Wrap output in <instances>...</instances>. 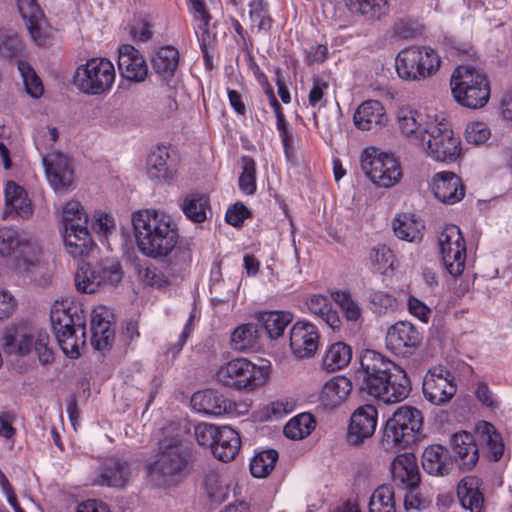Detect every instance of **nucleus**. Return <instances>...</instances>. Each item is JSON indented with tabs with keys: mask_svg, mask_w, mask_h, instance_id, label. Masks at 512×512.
<instances>
[{
	"mask_svg": "<svg viewBox=\"0 0 512 512\" xmlns=\"http://www.w3.org/2000/svg\"><path fill=\"white\" fill-rule=\"evenodd\" d=\"M131 222L137 247L144 255L166 257L176 247L178 226L169 214L153 209L139 210L132 214Z\"/></svg>",
	"mask_w": 512,
	"mask_h": 512,
	"instance_id": "nucleus-1",
	"label": "nucleus"
},
{
	"mask_svg": "<svg viewBox=\"0 0 512 512\" xmlns=\"http://www.w3.org/2000/svg\"><path fill=\"white\" fill-rule=\"evenodd\" d=\"M190 456L189 445L182 436H165L159 441L156 460L148 467L149 476L159 486L169 484L187 472Z\"/></svg>",
	"mask_w": 512,
	"mask_h": 512,
	"instance_id": "nucleus-2",
	"label": "nucleus"
},
{
	"mask_svg": "<svg viewBox=\"0 0 512 512\" xmlns=\"http://www.w3.org/2000/svg\"><path fill=\"white\" fill-rule=\"evenodd\" d=\"M422 428V412L412 406H401L386 421L381 446L386 451L406 449L423 438Z\"/></svg>",
	"mask_w": 512,
	"mask_h": 512,
	"instance_id": "nucleus-3",
	"label": "nucleus"
},
{
	"mask_svg": "<svg viewBox=\"0 0 512 512\" xmlns=\"http://www.w3.org/2000/svg\"><path fill=\"white\" fill-rule=\"evenodd\" d=\"M51 325L64 354L72 359L78 358L81 348L85 347V322L82 311L75 306L55 303L50 313Z\"/></svg>",
	"mask_w": 512,
	"mask_h": 512,
	"instance_id": "nucleus-4",
	"label": "nucleus"
},
{
	"mask_svg": "<svg viewBox=\"0 0 512 512\" xmlns=\"http://www.w3.org/2000/svg\"><path fill=\"white\" fill-rule=\"evenodd\" d=\"M451 92L454 99L470 109L482 108L490 98V84L486 74L466 65L457 67L452 73Z\"/></svg>",
	"mask_w": 512,
	"mask_h": 512,
	"instance_id": "nucleus-5",
	"label": "nucleus"
},
{
	"mask_svg": "<svg viewBox=\"0 0 512 512\" xmlns=\"http://www.w3.org/2000/svg\"><path fill=\"white\" fill-rule=\"evenodd\" d=\"M395 62L400 78L419 81L435 74L440 67L441 60L430 47L412 46L401 50Z\"/></svg>",
	"mask_w": 512,
	"mask_h": 512,
	"instance_id": "nucleus-6",
	"label": "nucleus"
},
{
	"mask_svg": "<svg viewBox=\"0 0 512 512\" xmlns=\"http://www.w3.org/2000/svg\"><path fill=\"white\" fill-rule=\"evenodd\" d=\"M422 146L427 155L439 162L455 161L460 154V139L448 123L430 120L424 128Z\"/></svg>",
	"mask_w": 512,
	"mask_h": 512,
	"instance_id": "nucleus-7",
	"label": "nucleus"
},
{
	"mask_svg": "<svg viewBox=\"0 0 512 512\" xmlns=\"http://www.w3.org/2000/svg\"><path fill=\"white\" fill-rule=\"evenodd\" d=\"M216 377L224 386L252 391L266 382L268 372L246 358H236L221 366Z\"/></svg>",
	"mask_w": 512,
	"mask_h": 512,
	"instance_id": "nucleus-8",
	"label": "nucleus"
},
{
	"mask_svg": "<svg viewBox=\"0 0 512 512\" xmlns=\"http://www.w3.org/2000/svg\"><path fill=\"white\" fill-rule=\"evenodd\" d=\"M361 168L365 175L378 187L390 188L402 178L398 159L389 153L370 147L361 155Z\"/></svg>",
	"mask_w": 512,
	"mask_h": 512,
	"instance_id": "nucleus-9",
	"label": "nucleus"
},
{
	"mask_svg": "<svg viewBox=\"0 0 512 512\" xmlns=\"http://www.w3.org/2000/svg\"><path fill=\"white\" fill-rule=\"evenodd\" d=\"M115 75L111 61L106 58H91L77 68L74 84L85 94L99 95L111 88Z\"/></svg>",
	"mask_w": 512,
	"mask_h": 512,
	"instance_id": "nucleus-10",
	"label": "nucleus"
},
{
	"mask_svg": "<svg viewBox=\"0 0 512 512\" xmlns=\"http://www.w3.org/2000/svg\"><path fill=\"white\" fill-rule=\"evenodd\" d=\"M359 363L360 368L355 375V383L358 389L368 395L383 390L381 380H384V377L395 363L381 353L370 349L362 351Z\"/></svg>",
	"mask_w": 512,
	"mask_h": 512,
	"instance_id": "nucleus-11",
	"label": "nucleus"
},
{
	"mask_svg": "<svg viewBox=\"0 0 512 512\" xmlns=\"http://www.w3.org/2000/svg\"><path fill=\"white\" fill-rule=\"evenodd\" d=\"M439 247L443 264L452 276L462 274L466 261L464 237L456 225H448L439 237Z\"/></svg>",
	"mask_w": 512,
	"mask_h": 512,
	"instance_id": "nucleus-12",
	"label": "nucleus"
},
{
	"mask_svg": "<svg viewBox=\"0 0 512 512\" xmlns=\"http://www.w3.org/2000/svg\"><path fill=\"white\" fill-rule=\"evenodd\" d=\"M423 394L431 404L442 406L450 402L457 391L454 375L445 367L429 369L423 381Z\"/></svg>",
	"mask_w": 512,
	"mask_h": 512,
	"instance_id": "nucleus-13",
	"label": "nucleus"
},
{
	"mask_svg": "<svg viewBox=\"0 0 512 512\" xmlns=\"http://www.w3.org/2000/svg\"><path fill=\"white\" fill-rule=\"evenodd\" d=\"M421 342L422 334L408 321H398L390 326L385 337L387 349L403 358L413 355Z\"/></svg>",
	"mask_w": 512,
	"mask_h": 512,
	"instance_id": "nucleus-14",
	"label": "nucleus"
},
{
	"mask_svg": "<svg viewBox=\"0 0 512 512\" xmlns=\"http://www.w3.org/2000/svg\"><path fill=\"white\" fill-rule=\"evenodd\" d=\"M42 162L48 182L57 194H64L74 189V168L66 155L61 152H53L44 156Z\"/></svg>",
	"mask_w": 512,
	"mask_h": 512,
	"instance_id": "nucleus-15",
	"label": "nucleus"
},
{
	"mask_svg": "<svg viewBox=\"0 0 512 512\" xmlns=\"http://www.w3.org/2000/svg\"><path fill=\"white\" fill-rule=\"evenodd\" d=\"M17 7L33 42L45 46L52 30L37 0H17Z\"/></svg>",
	"mask_w": 512,
	"mask_h": 512,
	"instance_id": "nucleus-16",
	"label": "nucleus"
},
{
	"mask_svg": "<svg viewBox=\"0 0 512 512\" xmlns=\"http://www.w3.org/2000/svg\"><path fill=\"white\" fill-rule=\"evenodd\" d=\"M381 382L383 390L373 392L370 396L386 404L401 402L406 399L411 392V382L407 373L396 364Z\"/></svg>",
	"mask_w": 512,
	"mask_h": 512,
	"instance_id": "nucleus-17",
	"label": "nucleus"
},
{
	"mask_svg": "<svg viewBox=\"0 0 512 512\" xmlns=\"http://www.w3.org/2000/svg\"><path fill=\"white\" fill-rule=\"evenodd\" d=\"M378 411L375 406L365 404L357 408L351 416L347 440L357 446L370 438L377 426Z\"/></svg>",
	"mask_w": 512,
	"mask_h": 512,
	"instance_id": "nucleus-18",
	"label": "nucleus"
},
{
	"mask_svg": "<svg viewBox=\"0 0 512 512\" xmlns=\"http://www.w3.org/2000/svg\"><path fill=\"white\" fill-rule=\"evenodd\" d=\"M34 329L27 324L8 326L2 336V349L6 355L25 357L33 347Z\"/></svg>",
	"mask_w": 512,
	"mask_h": 512,
	"instance_id": "nucleus-19",
	"label": "nucleus"
},
{
	"mask_svg": "<svg viewBox=\"0 0 512 512\" xmlns=\"http://www.w3.org/2000/svg\"><path fill=\"white\" fill-rule=\"evenodd\" d=\"M319 333L315 325L309 322L298 321L290 331V347L299 358L314 355L318 349Z\"/></svg>",
	"mask_w": 512,
	"mask_h": 512,
	"instance_id": "nucleus-20",
	"label": "nucleus"
},
{
	"mask_svg": "<svg viewBox=\"0 0 512 512\" xmlns=\"http://www.w3.org/2000/svg\"><path fill=\"white\" fill-rule=\"evenodd\" d=\"M451 446L455 462L462 471H470L479 461V447L475 436L467 431H460L451 436Z\"/></svg>",
	"mask_w": 512,
	"mask_h": 512,
	"instance_id": "nucleus-21",
	"label": "nucleus"
},
{
	"mask_svg": "<svg viewBox=\"0 0 512 512\" xmlns=\"http://www.w3.org/2000/svg\"><path fill=\"white\" fill-rule=\"evenodd\" d=\"M392 481L401 489L420 486L421 475L414 454L404 453L396 456L391 464Z\"/></svg>",
	"mask_w": 512,
	"mask_h": 512,
	"instance_id": "nucleus-22",
	"label": "nucleus"
},
{
	"mask_svg": "<svg viewBox=\"0 0 512 512\" xmlns=\"http://www.w3.org/2000/svg\"><path fill=\"white\" fill-rule=\"evenodd\" d=\"M191 405L199 413L220 416L235 410V403L216 390L197 391L192 395Z\"/></svg>",
	"mask_w": 512,
	"mask_h": 512,
	"instance_id": "nucleus-23",
	"label": "nucleus"
},
{
	"mask_svg": "<svg viewBox=\"0 0 512 512\" xmlns=\"http://www.w3.org/2000/svg\"><path fill=\"white\" fill-rule=\"evenodd\" d=\"M118 68L122 77L134 82L144 81L148 74L144 57L130 44L120 46Z\"/></svg>",
	"mask_w": 512,
	"mask_h": 512,
	"instance_id": "nucleus-24",
	"label": "nucleus"
},
{
	"mask_svg": "<svg viewBox=\"0 0 512 512\" xmlns=\"http://www.w3.org/2000/svg\"><path fill=\"white\" fill-rule=\"evenodd\" d=\"M433 192L441 202L454 204L464 197L465 187L455 173L443 171L433 178Z\"/></svg>",
	"mask_w": 512,
	"mask_h": 512,
	"instance_id": "nucleus-25",
	"label": "nucleus"
},
{
	"mask_svg": "<svg viewBox=\"0 0 512 512\" xmlns=\"http://www.w3.org/2000/svg\"><path fill=\"white\" fill-rule=\"evenodd\" d=\"M482 480L475 475L463 477L457 485V496L461 506L470 512H482L485 498L481 489Z\"/></svg>",
	"mask_w": 512,
	"mask_h": 512,
	"instance_id": "nucleus-26",
	"label": "nucleus"
},
{
	"mask_svg": "<svg viewBox=\"0 0 512 512\" xmlns=\"http://www.w3.org/2000/svg\"><path fill=\"white\" fill-rule=\"evenodd\" d=\"M5 209L4 218L17 216L20 218H29L33 209L31 201L27 197V192L21 186L13 181H9L4 189Z\"/></svg>",
	"mask_w": 512,
	"mask_h": 512,
	"instance_id": "nucleus-27",
	"label": "nucleus"
},
{
	"mask_svg": "<svg viewBox=\"0 0 512 512\" xmlns=\"http://www.w3.org/2000/svg\"><path fill=\"white\" fill-rule=\"evenodd\" d=\"M130 475L131 469L128 462L109 458L100 466L94 484L120 488L126 485Z\"/></svg>",
	"mask_w": 512,
	"mask_h": 512,
	"instance_id": "nucleus-28",
	"label": "nucleus"
},
{
	"mask_svg": "<svg viewBox=\"0 0 512 512\" xmlns=\"http://www.w3.org/2000/svg\"><path fill=\"white\" fill-rule=\"evenodd\" d=\"M422 467L430 475L445 476L453 468V459L447 448L433 444L425 448L422 453Z\"/></svg>",
	"mask_w": 512,
	"mask_h": 512,
	"instance_id": "nucleus-29",
	"label": "nucleus"
},
{
	"mask_svg": "<svg viewBox=\"0 0 512 512\" xmlns=\"http://www.w3.org/2000/svg\"><path fill=\"white\" fill-rule=\"evenodd\" d=\"M431 119L411 108H401L397 112L398 128L414 144L423 142L424 128Z\"/></svg>",
	"mask_w": 512,
	"mask_h": 512,
	"instance_id": "nucleus-30",
	"label": "nucleus"
},
{
	"mask_svg": "<svg viewBox=\"0 0 512 512\" xmlns=\"http://www.w3.org/2000/svg\"><path fill=\"white\" fill-rule=\"evenodd\" d=\"M240 446L241 439L238 432L229 426H223L220 427L211 452L218 460L229 462L238 454Z\"/></svg>",
	"mask_w": 512,
	"mask_h": 512,
	"instance_id": "nucleus-31",
	"label": "nucleus"
},
{
	"mask_svg": "<svg viewBox=\"0 0 512 512\" xmlns=\"http://www.w3.org/2000/svg\"><path fill=\"white\" fill-rule=\"evenodd\" d=\"M62 237L67 253L74 258L87 256L93 248L87 225L64 228Z\"/></svg>",
	"mask_w": 512,
	"mask_h": 512,
	"instance_id": "nucleus-32",
	"label": "nucleus"
},
{
	"mask_svg": "<svg viewBox=\"0 0 512 512\" xmlns=\"http://www.w3.org/2000/svg\"><path fill=\"white\" fill-rule=\"evenodd\" d=\"M353 120L358 129L372 130L383 126L386 122V116L379 101L369 100L357 108Z\"/></svg>",
	"mask_w": 512,
	"mask_h": 512,
	"instance_id": "nucleus-33",
	"label": "nucleus"
},
{
	"mask_svg": "<svg viewBox=\"0 0 512 512\" xmlns=\"http://www.w3.org/2000/svg\"><path fill=\"white\" fill-rule=\"evenodd\" d=\"M91 344L96 350H104L114 340V330L103 308L94 310L91 317Z\"/></svg>",
	"mask_w": 512,
	"mask_h": 512,
	"instance_id": "nucleus-34",
	"label": "nucleus"
},
{
	"mask_svg": "<svg viewBox=\"0 0 512 512\" xmlns=\"http://www.w3.org/2000/svg\"><path fill=\"white\" fill-rule=\"evenodd\" d=\"M169 152L165 147H157L147 158V174L150 179L167 181L173 177L174 169L169 164Z\"/></svg>",
	"mask_w": 512,
	"mask_h": 512,
	"instance_id": "nucleus-35",
	"label": "nucleus"
},
{
	"mask_svg": "<svg viewBox=\"0 0 512 512\" xmlns=\"http://www.w3.org/2000/svg\"><path fill=\"white\" fill-rule=\"evenodd\" d=\"M395 235L408 242H417L422 239L424 224L415 214L403 213L393 221Z\"/></svg>",
	"mask_w": 512,
	"mask_h": 512,
	"instance_id": "nucleus-36",
	"label": "nucleus"
},
{
	"mask_svg": "<svg viewBox=\"0 0 512 512\" xmlns=\"http://www.w3.org/2000/svg\"><path fill=\"white\" fill-rule=\"evenodd\" d=\"M352 389L350 379L345 376H335L325 383L321 400L326 406H337L346 400Z\"/></svg>",
	"mask_w": 512,
	"mask_h": 512,
	"instance_id": "nucleus-37",
	"label": "nucleus"
},
{
	"mask_svg": "<svg viewBox=\"0 0 512 512\" xmlns=\"http://www.w3.org/2000/svg\"><path fill=\"white\" fill-rule=\"evenodd\" d=\"M308 309L317 315L333 330L339 329L341 319L336 310H333L330 299L321 294L312 295L307 301Z\"/></svg>",
	"mask_w": 512,
	"mask_h": 512,
	"instance_id": "nucleus-38",
	"label": "nucleus"
},
{
	"mask_svg": "<svg viewBox=\"0 0 512 512\" xmlns=\"http://www.w3.org/2000/svg\"><path fill=\"white\" fill-rule=\"evenodd\" d=\"M153 70L164 79L174 75L178 63L179 52L173 46L161 47L151 59Z\"/></svg>",
	"mask_w": 512,
	"mask_h": 512,
	"instance_id": "nucleus-39",
	"label": "nucleus"
},
{
	"mask_svg": "<svg viewBox=\"0 0 512 512\" xmlns=\"http://www.w3.org/2000/svg\"><path fill=\"white\" fill-rule=\"evenodd\" d=\"M100 279L97 263L82 262L79 264L75 274L76 289L81 293H95L100 288H103Z\"/></svg>",
	"mask_w": 512,
	"mask_h": 512,
	"instance_id": "nucleus-40",
	"label": "nucleus"
},
{
	"mask_svg": "<svg viewBox=\"0 0 512 512\" xmlns=\"http://www.w3.org/2000/svg\"><path fill=\"white\" fill-rule=\"evenodd\" d=\"M293 315L288 311H271L261 313L259 325L262 331L265 330L272 339L283 335L285 328L292 322Z\"/></svg>",
	"mask_w": 512,
	"mask_h": 512,
	"instance_id": "nucleus-41",
	"label": "nucleus"
},
{
	"mask_svg": "<svg viewBox=\"0 0 512 512\" xmlns=\"http://www.w3.org/2000/svg\"><path fill=\"white\" fill-rule=\"evenodd\" d=\"M352 359V349L344 342H336L329 346L323 358V368L336 371L346 367Z\"/></svg>",
	"mask_w": 512,
	"mask_h": 512,
	"instance_id": "nucleus-42",
	"label": "nucleus"
},
{
	"mask_svg": "<svg viewBox=\"0 0 512 512\" xmlns=\"http://www.w3.org/2000/svg\"><path fill=\"white\" fill-rule=\"evenodd\" d=\"M181 208L188 219L195 223H202L207 219V212L210 210L209 199L199 193L188 194Z\"/></svg>",
	"mask_w": 512,
	"mask_h": 512,
	"instance_id": "nucleus-43",
	"label": "nucleus"
},
{
	"mask_svg": "<svg viewBox=\"0 0 512 512\" xmlns=\"http://www.w3.org/2000/svg\"><path fill=\"white\" fill-rule=\"evenodd\" d=\"M262 332V326L258 323L242 324L234 329L231 335V345L237 351H245L252 348Z\"/></svg>",
	"mask_w": 512,
	"mask_h": 512,
	"instance_id": "nucleus-44",
	"label": "nucleus"
},
{
	"mask_svg": "<svg viewBox=\"0 0 512 512\" xmlns=\"http://www.w3.org/2000/svg\"><path fill=\"white\" fill-rule=\"evenodd\" d=\"M352 13H358L370 20H378L388 12L387 0H346Z\"/></svg>",
	"mask_w": 512,
	"mask_h": 512,
	"instance_id": "nucleus-45",
	"label": "nucleus"
},
{
	"mask_svg": "<svg viewBox=\"0 0 512 512\" xmlns=\"http://www.w3.org/2000/svg\"><path fill=\"white\" fill-rule=\"evenodd\" d=\"M96 263L103 288L117 287L121 283L124 271L118 259L103 258Z\"/></svg>",
	"mask_w": 512,
	"mask_h": 512,
	"instance_id": "nucleus-46",
	"label": "nucleus"
},
{
	"mask_svg": "<svg viewBox=\"0 0 512 512\" xmlns=\"http://www.w3.org/2000/svg\"><path fill=\"white\" fill-rule=\"evenodd\" d=\"M369 512H396L395 491L392 485L382 484L372 493Z\"/></svg>",
	"mask_w": 512,
	"mask_h": 512,
	"instance_id": "nucleus-47",
	"label": "nucleus"
},
{
	"mask_svg": "<svg viewBox=\"0 0 512 512\" xmlns=\"http://www.w3.org/2000/svg\"><path fill=\"white\" fill-rule=\"evenodd\" d=\"M315 427V420L310 413H301L292 418L284 426V435L292 440H300L312 432Z\"/></svg>",
	"mask_w": 512,
	"mask_h": 512,
	"instance_id": "nucleus-48",
	"label": "nucleus"
},
{
	"mask_svg": "<svg viewBox=\"0 0 512 512\" xmlns=\"http://www.w3.org/2000/svg\"><path fill=\"white\" fill-rule=\"evenodd\" d=\"M278 452L274 449L261 451L252 458L250 462V471L253 477H267L274 469L278 460Z\"/></svg>",
	"mask_w": 512,
	"mask_h": 512,
	"instance_id": "nucleus-49",
	"label": "nucleus"
},
{
	"mask_svg": "<svg viewBox=\"0 0 512 512\" xmlns=\"http://www.w3.org/2000/svg\"><path fill=\"white\" fill-rule=\"evenodd\" d=\"M17 68L26 92L33 98H39L43 94L44 88L33 67L24 60H18Z\"/></svg>",
	"mask_w": 512,
	"mask_h": 512,
	"instance_id": "nucleus-50",
	"label": "nucleus"
},
{
	"mask_svg": "<svg viewBox=\"0 0 512 512\" xmlns=\"http://www.w3.org/2000/svg\"><path fill=\"white\" fill-rule=\"evenodd\" d=\"M62 222L64 228L85 226L88 225V215L80 202L71 200L63 207Z\"/></svg>",
	"mask_w": 512,
	"mask_h": 512,
	"instance_id": "nucleus-51",
	"label": "nucleus"
},
{
	"mask_svg": "<svg viewBox=\"0 0 512 512\" xmlns=\"http://www.w3.org/2000/svg\"><path fill=\"white\" fill-rule=\"evenodd\" d=\"M332 297L341 308L347 321L357 322L361 318L362 310L349 292L336 291L332 293Z\"/></svg>",
	"mask_w": 512,
	"mask_h": 512,
	"instance_id": "nucleus-52",
	"label": "nucleus"
},
{
	"mask_svg": "<svg viewBox=\"0 0 512 512\" xmlns=\"http://www.w3.org/2000/svg\"><path fill=\"white\" fill-rule=\"evenodd\" d=\"M242 173L239 177V188L246 195L256 191V163L250 156L242 157Z\"/></svg>",
	"mask_w": 512,
	"mask_h": 512,
	"instance_id": "nucleus-53",
	"label": "nucleus"
},
{
	"mask_svg": "<svg viewBox=\"0 0 512 512\" xmlns=\"http://www.w3.org/2000/svg\"><path fill=\"white\" fill-rule=\"evenodd\" d=\"M205 491L208 497L215 503H222L228 497V487L217 473H209L204 480Z\"/></svg>",
	"mask_w": 512,
	"mask_h": 512,
	"instance_id": "nucleus-54",
	"label": "nucleus"
},
{
	"mask_svg": "<svg viewBox=\"0 0 512 512\" xmlns=\"http://www.w3.org/2000/svg\"><path fill=\"white\" fill-rule=\"evenodd\" d=\"M481 436L486 441L493 460L498 461L502 457L504 451V444L500 434L496 432L495 427L492 424L484 422L482 424Z\"/></svg>",
	"mask_w": 512,
	"mask_h": 512,
	"instance_id": "nucleus-55",
	"label": "nucleus"
},
{
	"mask_svg": "<svg viewBox=\"0 0 512 512\" xmlns=\"http://www.w3.org/2000/svg\"><path fill=\"white\" fill-rule=\"evenodd\" d=\"M33 347L41 364L47 365L54 360V354L49 347V335L45 331H34Z\"/></svg>",
	"mask_w": 512,
	"mask_h": 512,
	"instance_id": "nucleus-56",
	"label": "nucleus"
},
{
	"mask_svg": "<svg viewBox=\"0 0 512 512\" xmlns=\"http://www.w3.org/2000/svg\"><path fill=\"white\" fill-rule=\"evenodd\" d=\"M249 17L258 30H266L271 27V18L263 0H252L249 4Z\"/></svg>",
	"mask_w": 512,
	"mask_h": 512,
	"instance_id": "nucleus-57",
	"label": "nucleus"
},
{
	"mask_svg": "<svg viewBox=\"0 0 512 512\" xmlns=\"http://www.w3.org/2000/svg\"><path fill=\"white\" fill-rule=\"evenodd\" d=\"M24 45L17 34H0V54L7 58H16L23 51Z\"/></svg>",
	"mask_w": 512,
	"mask_h": 512,
	"instance_id": "nucleus-58",
	"label": "nucleus"
},
{
	"mask_svg": "<svg viewBox=\"0 0 512 512\" xmlns=\"http://www.w3.org/2000/svg\"><path fill=\"white\" fill-rule=\"evenodd\" d=\"M41 248L37 242L32 240H19L16 247V258L22 259L27 266L34 265L37 261Z\"/></svg>",
	"mask_w": 512,
	"mask_h": 512,
	"instance_id": "nucleus-59",
	"label": "nucleus"
},
{
	"mask_svg": "<svg viewBox=\"0 0 512 512\" xmlns=\"http://www.w3.org/2000/svg\"><path fill=\"white\" fill-rule=\"evenodd\" d=\"M370 259L381 273L393 268L394 265V254L386 245H379L374 248L370 254Z\"/></svg>",
	"mask_w": 512,
	"mask_h": 512,
	"instance_id": "nucleus-60",
	"label": "nucleus"
},
{
	"mask_svg": "<svg viewBox=\"0 0 512 512\" xmlns=\"http://www.w3.org/2000/svg\"><path fill=\"white\" fill-rule=\"evenodd\" d=\"M137 273L139 279L146 285L159 288L165 283L163 274L152 264H138Z\"/></svg>",
	"mask_w": 512,
	"mask_h": 512,
	"instance_id": "nucleus-61",
	"label": "nucleus"
},
{
	"mask_svg": "<svg viewBox=\"0 0 512 512\" xmlns=\"http://www.w3.org/2000/svg\"><path fill=\"white\" fill-rule=\"evenodd\" d=\"M220 427L209 423H199L194 427V436L200 446L212 448Z\"/></svg>",
	"mask_w": 512,
	"mask_h": 512,
	"instance_id": "nucleus-62",
	"label": "nucleus"
},
{
	"mask_svg": "<svg viewBox=\"0 0 512 512\" xmlns=\"http://www.w3.org/2000/svg\"><path fill=\"white\" fill-rule=\"evenodd\" d=\"M490 137V129L485 123L472 122L465 129V139L468 143L480 145Z\"/></svg>",
	"mask_w": 512,
	"mask_h": 512,
	"instance_id": "nucleus-63",
	"label": "nucleus"
},
{
	"mask_svg": "<svg viewBox=\"0 0 512 512\" xmlns=\"http://www.w3.org/2000/svg\"><path fill=\"white\" fill-rule=\"evenodd\" d=\"M92 229L99 237L108 239L109 235L115 230V221L109 214H100L97 217L95 216Z\"/></svg>",
	"mask_w": 512,
	"mask_h": 512,
	"instance_id": "nucleus-64",
	"label": "nucleus"
}]
</instances>
